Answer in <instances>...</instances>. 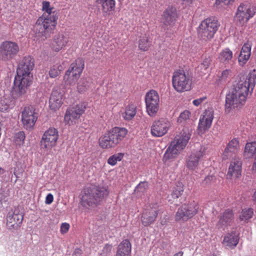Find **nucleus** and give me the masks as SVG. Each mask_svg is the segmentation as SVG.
I'll use <instances>...</instances> for the list:
<instances>
[{
    "mask_svg": "<svg viewBox=\"0 0 256 256\" xmlns=\"http://www.w3.org/2000/svg\"><path fill=\"white\" fill-rule=\"evenodd\" d=\"M256 82V70L250 71L246 78H243L234 86L226 96V109L230 112L232 108H241L246 103L250 90L252 91Z\"/></svg>",
    "mask_w": 256,
    "mask_h": 256,
    "instance_id": "f257e3e1",
    "label": "nucleus"
},
{
    "mask_svg": "<svg viewBox=\"0 0 256 256\" xmlns=\"http://www.w3.org/2000/svg\"><path fill=\"white\" fill-rule=\"evenodd\" d=\"M34 66V60L30 56H24L20 62L12 91L14 98H18L26 92L32 82V75L30 72Z\"/></svg>",
    "mask_w": 256,
    "mask_h": 256,
    "instance_id": "f03ea898",
    "label": "nucleus"
},
{
    "mask_svg": "<svg viewBox=\"0 0 256 256\" xmlns=\"http://www.w3.org/2000/svg\"><path fill=\"white\" fill-rule=\"evenodd\" d=\"M109 192L104 186L89 187L84 190L81 198L82 205L86 208H94L100 204Z\"/></svg>",
    "mask_w": 256,
    "mask_h": 256,
    "instance_id": "7ed1b4c3",
    "label": "nucleus"
},
{
    "mask_svg": "<svg viewBox=\"0 0 256 256\" xmlns=\"http://www.w3.org/2000/svg\"><path fill=\"white\" fill-rule=\"evenodd\" d=\"M127 134L128 130L126 128H112L100 138V146L102 148H114L124 139Z\"/></svg>",
    "mask_w": 256,
    "mask_h": 256,
    "instance_id": "20e7f679",
    "label": "nucleus"
},
{
    "mask_svg": "<svg viewBox=\"0 0 256 256\" xmlns=\"http://www.w3.org/2000/svg\"><path fill=\"white\" fill-rule=\"evenodd\" d=\"M56 18L46 17L42 15L36 20L33 27V32L36 36L47 38L53 34L56 24Z\"/></svg>",
    "mask_w": 256,
    "mask_h": 256,
    "instance_id": "39448f33",
    "label": "nucleus"
},
{
    "mask_svg": "<svg viewBox=\"0 0 256 256\" xmlns=\"http://www.w3.org/2000/svg\"><path fill=\"white\" fill-rule=\"evenodd\" d=\"M190 136V134L188 130L186 132L183 130L180 136H176L174 140L172 142L166 152L164 157L166 159L174 158L186 147Z\"/></svg>",
    "mask_w": 256,
    "mask_h": 256,
    "instance_id": "423d86ee",
    "label": "nucleus"
},
{
    "mask_svg": "<svg viewBox=\"0 0 256 256\" xmlns=\"http://www.w3.org/2000/svg\"><path fill=\"white\" fill-rule=\"evenodd\" d=\"M218 30V21L214 18H208L200 25L198 34L202 40L208 41L212 39Z\"/></svg>",
    "mask_w": 256,
    "mask_h": 256,
    "instance_id": "0eeeda50",
    "label": "nucleus"
},
{
    "mask_svg": "<svg viewBox=\"0 0 256 256\" xmlns=\"http://www.w3.org/2000/svg\"><path fill=\"white\" fill-rule=\"evenodd\" d=\"M192 82L190 76L183 70H178L173 74L172 86L178 92H182L190 90Z\"/></svg>",
    "mask_w": 256,
    "mask_h": 256,
    "instance_id": "6e6552de",
    "label": "nucleus"
},
{
    "mask_svg": "<svg viewBox=\"0 0 256 256\" xmlns=\"http://www.w3.org/2000/svg\"><path fill=\"white\" fill-rule=\"evenodd\" d=\"M84 68V60L81 58L76 60L75 62L70 64L64 77L66 83L69 85L75 84L79 78Z\"/></svg>",
    "mask_w": 256,
    "mask_h": 256,
    "instance_id": "1a4fd4ad",
    "label": "nucleus"
},
{
    "mask_svg": "<svg viewBox=\"0 0 256 256\" xmlns=\"http://www.w3.org/2000/svg\"><path fill=\"white\" fill-rule=\"evenodd\" d=\"M197 204L192 202L184 204L180 206L176 212L175 220L176 222H184L194 216L198 211Z\"/></svg>",
    "mask_w": 256,
    "mask_h": 256,
    "instance_id": "9d476101",
    "label": "nucleus"
},
{
    "mask_svg": "<svg viewBox=\"0 0 256 256\" xmlns=\"http://www.w3.org/2000/svg\"><path fill=\"white\" fill-rule=\"evenodd\" d=\"M256 8L248 4H241L238 7L234 19L240 25H243L254 14Z\"/></svg>",
    "mask_w": 256,
    "mask_h": 256,
    "instance_id": "9b49d317",
    "label": "nucleus"
},
{
    "mask_svg": "<svg viewBox=\"0 0 256 256\" xmlns=\"http://www.w3.org/2000/svg\"><path fill=\"white\" fill-rule=\"evenodd\" d=\"M19 51L16 43L5 41L0 46V58L4 61H8L14 58Z\"/></svg>",
    "mask_w": 256,
    "mask_h": 256,
    "instance_id": "f8f14e48",
    "label": "nucleus"
},
{
    "mask_svg": "<svg viewBox=\"0 0 256 256\" xmlns=\"http://www.w3.org/2000/svg\"><path fill=\"white\" fill-rule=\"evenodd\" d=\"M146 111L151 116L157 113L160 108V98L158 93L154 90L148 92L145 96Z\"/></svg>",
    "mask_w": 256,
    "mask_h": 256,
    "instance_id": "ddd939ff",
    "label": "nucleus"
},
{
    "mask_svg": "<svg viewBox=\"0 0 256 256\" xmlns=\"http://www.w3.org/2000/svg\"><path fill=\"white\" fill-rule=\"evenodd\" d=\"M24 218V214L19 208H15L9 212L6 217V226L8 229L17 230L21 226Z\"/></svg>",
    "mask_w": 256,
    "mask_h": 256,
    "instance_id": "4468645a",
    "label": "nucleus"
},
{
    "mask_svg": "<svg viewBox=\"0 0 256 256\" xmlns=\"http://www.w3.org/2000/svg\"><path fill=\"white\" fill-rule=\"evenodd\" d=\"M38 115L34 107H25L22 112V121L24 128L27 130L33 128L38 119Z\"/></svg>",
    "mask_w": 256,
    "mask_h": 256,
    "instance_id": "2eb2a0df",
    "label": "nucleus"
},
{
    "mask_svg": "<svg viewBox=\"0 0 256 256\" xmlns=\"http://www.w3.org/2000/svg\"><path fill=\"white\" fill-rule=\"evenodd\" d=\"M58 138V131L54 128H50L45 132L40 141L42 148L50 150L56 144Z\"/></svg>",
    "mask_w": 256,
    "mask_h": 256,
    "instance_id": "dca6fc26",
    "label": "nucleus"
},
{
    "mask_svg": "<svg viewBox=\"0 0 256 256\" xmlns=\"http://www.w3.org/2000/svg\"><path fill=\"white\" fill-rule=\"evenodd\" d=\"M158 207L157 204H153L145 209L141 216L142 223L144 226H148L155 221L160 210Z\"/></svg>",
    "mask_w": 256,
    "mask_h": 256,
    "instance_id": "f3484780",
    "label": "nucleus"
},
{
    "mask_svg": "<svg viewBox=\"0 0 256 256\" xmlns=\"http://www.w3.org/2000/svg\"><path fill=\"white\" fill-rule=\"evenodd\" d=\"M199 148L192 152L186 158V166L190 170H195L198 166L200 160L205 153V148L198 144Z\"/></svg>",
    "mask_w": 256,
    "mask_h": 256,
    "instance_id": "a211bd4d",
    "label": "nucleus"
},
{
    "mask_svg": "<svg viewBox=\"0 0 256 256\" xmlns=\"http://www.w3.org/2000/svg\"><path fill=\"white\" fill-rule=\"evenodd\" d=\"M170 126V123L168 120L160 118L154 122L151 128L152 134L156 136H162L167 132Z\"/></svg>",
    "mask_w": 256,
    "mask_h": 256,
    "instance_id": "6ab92c4d",
    "label": "nucleus"
},
{
    "mask_svg": "<svg viewBox=\"0 0 256 256\" xmlns=\"http://www.w3.org/2000/svg\"><path fill=\"white\" fill-rule=\"evenodd\" d=\"M214 118V110L212 108H208L200 117L198 126V133L203 134L209 129Z\"/></svg>",
    "mask_w": 256,
    "mask_h": 256,
    "instance_id": "aec40b11",
    "label": "nucleus"
},
{
    "mask_svg": "<svg viewBox=\"0 0 256 256\" xmlns=\"http://www.w3.org/2000/svg\"><path fill=\"white\" fill-rule=\"evenodd\" d=\"M86 106L82 104H78L72 108H68L64 116V120L70 124L73 120H77L84 112Z\"/></svg>",
    "mask_w": 256,
    "mask_h": 256,
    "instance_id": "412c9836",
    "label": "nucleus"
},
{
    "mask_svg": "<svg viewBox=\"0 0 256 256\" xmlns=\"http://www.w3.org/2000/svg\"><path fill=\"white\" fill-rule=\"evenodd\" d=\"M177 18L176 9L174 8L166 10L162 15V22L165 26H172Z\"/></svg>",
    "mask_w": 256,
    "mask_h": 256,
    "instance_id": "4be33fe9",
    "label": "nucleus"
},
{
    "mask_svg": "<svg viewBox=\"0 0 256 256\" xmlns=\"http://www.w3.org/2000/svg\"><path fill=\"white\" fill-rule=\"evenodd\" d=\"M234 220V214L232 210H226L220 216L219 220L216 224L218 228H222L224 226L230 225Z\"/></svg>",
    "mask_w": 256,
    "mask_h": 256,
    "instance_id": "5701e85b",
    "label": "nucleus"
},
{
    "mask_svg": "<svg viewBox=\"0 0 256 256\" xmlns=\"http://www.w3.org/2000/svg\"><path fill=\"white\" fill-rule=\"evenodd\" d=\"M97 6L101 8L102 12L105 16L110 14L114 11L115 8V1L114 0H96Z\"/></svg>",
    "mask_w": 256,
    "mask_h": 256,
    "instance_id": "b1692460",
    "label": "nucleus"
},
{
    "mask_svg": "<svg viewBox=\"0 0 256 256\" xmlns=\"http://www.w3.org/2000/svg\"><path fill=\"white\" fill-rule=\"evenodd\" d=\"M242 162L238 160L232 161L229 166L227 174L228 178H231L232 177L238 178L241 175Z\"/></svg>",
    "mask_w": 256,
    "mask_h": 256,
    "instance_id": "393cba45",
    "label": "nucleus"
},
{
    "mask_svg": "<svg viewBox=\"0 0 256 256\" xmlns=\"http://www.w3.org/2000/svg\"><path fill=\"white\" fill-rule=\"evenodd\" d=\"M50 107L54 110L58 109L62 104V95L57 91L52 92L50 100Z\"/></svg>",
    "mask_w": 256,
    "mask_h": 256,
    "instance_id": "a878e982",
    "label": "nucleus"
},
{
    "mask_svg": "<svg viewBox=\"0 0 256 256\" xmlns=\"http://www.w3.org/2000/svg\"><path fill=\"white\" fill-rule=\"evenodd\" d=\"M131 244L128 240H124L118 245L116 256H130L131 254Z\"/></svg>",
    "mask_w": 256,
    "mask_h": 256,
    "instance_id": "bb28decb",
    "label": "nucleus"
},
{
    "mask_svg": "<svg viewBox=\"0 0 256 256\" xmlns=\"http://www.w3.org/2000/svg\"><path fill=\"white\" fill-rule=\"evenodd\" d=\"M68 41V38L63 34H58L55 36L52 44L53 50L56 52L59 51L66 46Z\"/></svg>",
    "mask_w": 256,
    "mask_h": 256,
    "instance_id": "cd10ccee",
    "label": "nucleus"
},
{
    "mask_svg": "<svg viewBox=\"0 0 256 256\" xmlns=\"http://www.w3.org/2000/svg\"><path fill=\"white\" fill-rule=\"evenodd\" d=\"M251 46L248 44H245L242 48L238 56V62L240 64L243 65L249 59L250 56Z\"/></svg>",
    "mask_w": 256,
    "mask_h": 256,
    "instance_id": "c85d7f7f",
    "label": "nucleus"
},
{
    "mask_svg": "<svg viewBox=\"0 0 256 256\" xmlns=\"http://www.w3.org/2000/svg\"><path fill=\"white\" fill-rule=\"evenodd\" d=\"M239 241V238L236 232L228 233L223 240L224 244L230 248L236 246Z\"/></svg>",
    "mask_w": 256,
    "mask_h": 256,
    "instance_id": "c756f323",
    "label": "nucleus"
},
{
    "mask_svg": "<svg viewBox=\"0 0 256 256\" xmlns=\"http://www.w3.org/2000/svg\"><path fill=\"white\" fill-rule=\"evenodd\" d=\"M12 96L4 94L0 98V110L2 112L8 111L13 106Z\"/></svg>",
    "mask_w": 256,
    "mask_h": 256,
    "instance_id": "7c9ffc66",
    "label": "nucleus"
},
{
    "mask_svg": "<svg viewBox=\"0 0 256 256\" xmlns=\"http://www.w3.org/2000/svg\"><path fill=\"white\" fill-rule=\"evenodd\" d=\"M232 57L233 53L232 51L228 48H226L220 52L218 58L221 62L226 64L230 63Z\"/></svg>",
    "mask_w": 256,
    "mask_h": 256,
    "instance_id": "2f4dec72",
    "label": "nucleus"
},
{
    "mask_svg": "<svg viewBox=\"0 0 256 256\" xmlns=\"http://www.w3.org/2000/svg\"><path fill=\"white\" fill-rule=\"evenodd\" d=\"M256 154V141L246 144L244 152V156L246 158H252Z\"/></svg>",
    "mask_w": 256,
    "mask_h": 256,
    "instance_id": "473e14b6",
    "label": "nucleus"
},
{
    "mask_svg": "<svg viewBox=\"0 0 256 256\" xmlns=\"http://www.w3.org/2000/svg\"><path fill=\"white\" fill-rule=\"evenodd\" d=\"M152 40L150 38L145 34L144 36L140 37L138 40V48L143 51H146L151 46Z\"/></svg>",
    "mask_w": 256,
    "mask_h": 256,
    "instance_id": "72a5a7b5",
    "label": "nucleus"
},
{
    "mask_svg": "<svg viewBox=\"0 0 256 256\" xmlns=\"http://www.w3.org/2000/svg\"><path fill=\"white\" fill-rule=\"evenodd\" d=\"M239 147V142L236 138L230 141L224 150V154L228 156L229 152H235Z\"/></svg>",
    "mask_w": 256,
    "mask_h": 256,
    "instance_id": "f704fd0d",
    "label": "nucleus"
},
{
    "mask_svg": "<svg viewBox=\"0 0 256 256\" xmlns=\"http://www.w3.org/2000/svg\"><path fill=\"white\" fill-rule=\"evenodd\" d=\"M42 4V10L46 12L44 13L42 15H46V17L52 18V16H55L56 18V20H57L58 18L57 13L55 12L52 11L54 8H50V2L47 1H44Z\"/></svg>",
    "mask_w": 256,
    "mask_h": 256,
    "instance_id": "c9c22d12",
    "label": "nucleus"
},
{
    "mask_svg": "<svg viewBox=\"0 0 256 256\" xmlns=\"http://www.w3.org/2000/svg\"><path fill=\"white\" fill-rule=\"evenodd\" d=\"M136 114V107L134 105H128L122 116L124 120H132Z\"/></svg>",
    "mask_w": 256,
    "mask_h": 256,
    "instance_id": "e433bc0d",
    "label": "nucleus"
},
{
    "mask_svg": "<svg viewBox=\"0 0 256 256\" xmlns=\"http://www.w3.org/2000/svg\"><path fill=\"white\" fill-rule=\"evenodd\" d=\"M184 192V184L182 182H178L176 183V186L174 188L172 193V196L173 198H178Z\"/></svg>",
    "mask_w": 256,
    "mask_h": 256,
    "instance_id": "4c0bfd02",
    "label": "nucleus"
},
{
    "mask_svg": "<svg viewBox=\"0 0 256 256\" xmlns=\"http://www.w3.org/2000/svg\"><path fill=\"white\" fill-rule=\"evenodd\" d=\"M212 62V58L210 56H206L202 62L198 66V68L202 74H206V71L210 66Z\"/></svg>",
    "mask_w": 256,
    "mask_h": 256,
    "instance_id": "58836bf2",
    "label": "nucleus"
},
{
    "mask_svg": "<svg viewBox=\"0 0 256 256\" xmlns=\"http://www.w3.org/2000/svg\"><path fill=\"white\" fill-rule=\"evenodd\" d=\"M148 184L146 182H140L135 188L134 194L138 196H141L147 190Z\"/></svg>",
    "mask_w": 256,
    "mask_h": 256,
    "instance_id": "ea45409f",
    "label": "nucleus"
},
{
    "mask_svg": "<svg viewBox=\"0 0 256 256\" xmlns=\"http://www.w3.org/2000/svg\"><path fill=\"white\" fill-rule=\"evenodd\" d=\"M62 68V66L60 64L54 65L52 68H50L49 71V74L50 77L54 78L58 76L60 74Z\"/></svg>",
    "mask_w": 256,
    "mask_h": 256,
    "instance_id": "a19ab883",
    "label": "nucleus"
},
{
    "mask_svg": "<svg viewBox=\"0 0 256 256\" xmlns=\"http://www.w3.org/2000/svg\"><path fill=\"white\" fill-rule=\"evenodd\" d=\"M124 154L118 153L110 156L108 160V163L111 166H114L118 161H120L123 158Z\"/></svg>",
    "mask_w": 256,
    "mask_h": 256,
    "instance_id": "79ce46f5",
    "label": "nucleus"
},
{
    "mask_svg": "<svg viewBox=\"0 0 256 256\" xmlns=\"http://www.w3.org/2000/svg\"><path fill=\"white\" fill-rule=\"evenodd\" d=\"M90 83L86 79H81L78 84V90L80 92H82L88 90Z\"/></svg>",
    "mask_w": 256,
    "mask_h": 256,
    "instance_id": "37998d69",
    "label": "nucleus"
},
{
    "mask_svg": "<svg viewBox=\"0 0 256 256\" xmlns=\"http://www.w3.org/2000/svg\"><path fill=\"white\" fill-rule=\"evenodd\" d=\"M253 214V210L252 208L243 210L240 216V218L242 220H246L252 217Z\"/></svg>",
    "mask_w": 256,
    "mask_h": 256,
    "instance_id": "c03bdc74",
    "label": "nucleus"
},
{
    "mask_svg": "<svg viewBox=\"0 0 256 256\" xmlns=\"http://www.w3.org/2000/svg\"><path fill=\"white\" fill-rule=\"evenodd\" d=\"M190 112L188 110H184L182 112L178 118V122L179 124H183L184 122L189 120Z\"/></svg>",
    "mask_w": 256,
    "mask_h": 256,
    "instance_id": "a18cd8bd",
    "label": "nucleus"
},
{
    "mask_svg": "<svg viewBox=\"0 0 256 256\" xmlns=\"http://www.w3.org/2000/svg\"><path fill=\"white\" fill-rule=\"evenodd\" d=\"M25 139V134L24 132H19L15 136V142L16 144L21 145L24 144Z\"/></svg>",
    "mask_w": 256,
    "mask_h": 256,
    "instance_id": "49530a36",
    "label": "nucleus"
},
{
    "mask_svg": "<svg viewBox=\"0 0 256 256\" xmlns=\"http://www.w3.org/2000/svg\"><path fill=\"white\" fill-rule=\"evenodd\" d=\"M234 1V0H216V4L217 5L221 4V6H226Z\"/></svg>",
    "mask_w": 256,
    "mask_h": 256,
    "instance_id": "de8ad7c7",
    "label": "nucleus"
},
{
    "mask_svg": "<svg viewBox=\"0 0 256 256\" xmlns=\"http://www.w3.org/2000/svg\"><path fill=\"white\" fill-rule=\"evenodd\" d=\"M70 228V225L67 223L62 224L60 226V232L62 234H65L68 232Z\"/></svg>",
    "mask_w": 256,
    "mask_h": 256,
    "instance_id": "09e8293b",
    "label": "nucleus"
},
{
    "mask_svg": "<svg viewBox=\"0 0 256 256\" xmlns=\"http://www.w3.org/2000/svg\"><path fill=\"white\" fill-rule=\"evenodd\" d=\"M54 200L53 195L51 194H48L46 198L45 203L47 204H50L52 203Z\"/></svg>",
    "mask_w": 256,
    "mask_h": 256,
    "instance_id": "8fccbe9b",
    "label": "nucleus"
},
{
    "mask_svg": "<svg viewBox=\"0 0 256 256\" xmlns=\"http://www.w3.org/2000/svg\"><path fill=\"white\" fill-rule=\"evenodd\" d=\"M206 99V97H202L200 98L194 100L193 101V104L196 106H198L200 105Z\"/></svg>",
    "mask_w": 256,
    "mask_h": 256,
    "instance_id": "3c124183",
    "label": "nucleus"
},
{
    "mask_svg": "<svg viewBox=\"0 0 256 256\" xmlns=\"http://www.w3.org/2000/svg\"><path fill=\"white\" fill-rule=\"evenodd\" d=\"M112 246L109 244H106L104 248L103 252L106 254H109L112 250Z\"/></svg>",
    "mask_w": 256,
    "mask_h": 256,
    "instance_id": "603ef678",
    "label": "nucleus"
},
{
    "mask_svg": "<svg viewBox=\"0 0 256 256\" xmlns=\"http://www.w3.org/2000/svg\"><path fill=\"white\" fill-rule=\"evenodd\" d=\"M230 70H224L222 73V79H226L227 78L228 76L230 74Z\"/></svg>",
    "mask_w": 256,
    "mask_h": 256,
    "instance_id": "864d4df0",
    "label": "nucleus"
},
{
    "mask_svg": "<svg viewBox=\"0 0 256 256\" xmlns=\"http://www.w3.org/2000/svg\"><path fill=\"white\" fill-rule=\"evenodd\" d=\"M212 179H213V176H208L206 177V178L204 180L203 184H208V183H210L212 180Z\"/></svg>",
    "mask_w": 256,
    "mask_h": 256,
    "instance_id": "5fc2aeb1",
    "label": "nucleus"
},
{
    "mask_svg": "<svg viewBox=\"0 0 256 256\" xmlns=\"http://www.w3.org/2000/svg\"><path fill=\"white\" fill-rule=\"evenodd\" d=\"M255 160H256V158H255ZM252 170L256 172V161L254 162L253 164Z\"/></svg>",
    "mask_w": 256,
    "mask_h": 256,
    "instance_id": "6e6d98bb",
    "label": "nucleus"
},
{
    "mask_svg": "<svg viewBox=\"0 0 256 256\" xmlns=\"http://www.w3.org/2000/svg\"><path fill=\"white\" fill-rule=\"evenodd\" d=\"M81 252H82L81 250H80L79 248H77V249L75 250L74 252V254H80L81 253Z\"/></svg>",
    "mask_w": 256,
    "mask_h": 256,
    "instance_id": "4d7b16f0",
    "label": "nucleus"
},
{
    "mask_svg": "<svg viewBox=\"0 0 256 256\" xmlns=\"http://www.w3.org/2000/svg\"><path fill=\"white\" fill-rule=\"evenodd\" d=\"M182 252H178L174 256H183Z\"/></svg>",
    "mask_w": 256,
    "mask_h": 256,
    "instance_id": "13d9d810",
    "label": "nucleus"
},
{
    "mask_svg": "<svg viewBox=\"0 0 256 256\" xmlns=\"http://www.w3.org/2000/svg\"><path fill=\"white\" fill-rule=\"evenodd\" d=\"M4 170L2 168H0V174H4Z\"/></svg>",
    "mask_w": 256,
    "mask_h": 256,
    "instance_id": "bf43d9fd",
    "label": "nucleus"
},
{
    "mask_svg": "<svg viewBox=\"0 0 256 256\" xmlns=\"http://www.w3.org/2000/svg\"><path fill=\"white\" fill-rule=\"evenodd\" d=\"M182 1L183 2H192V0H182Z\"/></svg>",
    "mask_w": 256,
    "mask_h": 256,
    "instance_id": "052dcab7",
    "label": "nucleus"
}]
</instances>
